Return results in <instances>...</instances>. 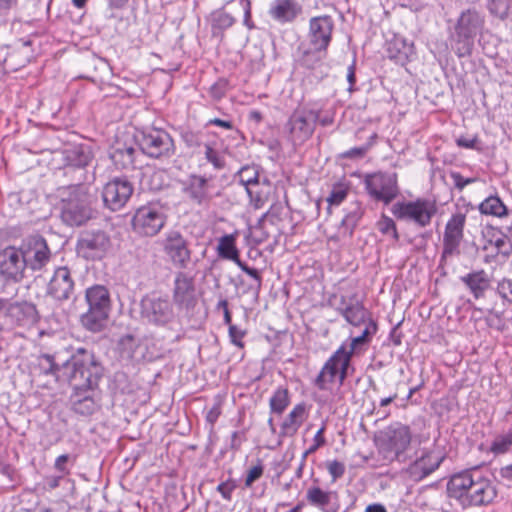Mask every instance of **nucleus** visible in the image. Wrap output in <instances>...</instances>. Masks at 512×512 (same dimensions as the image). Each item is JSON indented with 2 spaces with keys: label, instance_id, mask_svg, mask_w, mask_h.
<instances>
[{
  "label": "nucleus",
  "instance_id": "59",
  "mask_svg": "<svg viewBox=\"0 0 512 512\" xmlns=\"http://www.w3.org/2000/svg\"><path fill=\"white\" fill-rule=\"evenodd\" d=\"M478 140L476 137H464L460 136L457 138L456 143L459 147L467 148V149H474L476 148Z\"/></svg>",
  "mask_w": 512,
  "mask_h": 512
},
{
  "label": "nucleus",
  "instance_id": "24",
  "mask_svg": "<svg viewBox=\"0 0 512 512\" xmlns=\"http://www.w3.org/2000/svg\"><path fill=\"white\" fill-rule=\"evenodd\" d=\"M303 8L297 0H273L268 9L271 19L279 24L294 22L301 14Z\"/></svg>",
  "mask_w": 512,
  "mask_h": 512
},
{
  "label": "nucleus",
  "instance_id": "26",
  "mask_svg": "<svg viewBox=\"0 0 512 512\" xmlns=\"http://www.w3.org/2000/svg\"><path fill=\"white\" fill-rule=\"evenodd\" d=\"M87 381V389L76 387L72 396L73 410L84 416L93 414L99 408L94 383L91 379Z\"/></svg>",
  "mask_w": 512,
  "mask_h": 512
},
{
  "label": "nucleus",
  "instance_id": "61",
  "mask_svg": "<svg viewBox=\"0 0 512 512\" xmlns=\"http://www.w3.org/2000/svg\"><path fill=\"white\" fill-rule=\"evenodd\" d=\"M221 414V410H220V407L218 405H214L208 412H207V415H206V419L207 421L210 423V424H214L219 415Z\"/></svg>",
  "mask_w": 512,
  "mask_h": 512
},
{
  "label": "nucleus",
  "instance_id": "43",
  "mask_svg": "<svg viewBox=\"0 0 512 512\" xmlns=\"http://www.w3.org/2000/svg\"><path fill=\"white\" fill-rule=\"evenodd\" d=\"M377 229L383 235L389 236L394 242L399 240V234L394 220L386 215H382L378 220Z\"/></svg>",
  "mask_w": 512,
  "mask_h": 512
},
{
  "label": "nucleus",
  "instance_id": "14",
  "mask_svg": "<svg viewBox=\"0 0 512 512\" xmlns=\"http://www.w3.org/2000/svg\"><path fill=\"white\" fill-rule=\"evenodd\" d=\"M133 191V185L127 178L114 177L103 186V204L111 211H118L127 204Z\"/></svg>",
  "mask_w": 512,
  "mask_h": 512
},
{
  "label": "nucleus",
  "instance_id": "28",
  "mask_svg": "<svg viewBox=\"0 0 512 512\" xmlns=\"http://www.w3.org/2000/svg\"><path fill=\"white\" fill-rule=\"evenodd\" d=\"M306 499L311 506L323 512H336L339 508L337 493L323 490L319 486L309 487L306 491Z\"/></svg>",
  "mask_w": 512,
  "mask_h": 512
},
{
  "label": "nucleus",
  "instance_id": "37",
  "mask_svg": "<svg viewBox=\"0 0 512 512\" xmlns=\"http://www.w3.org/2000/svg\"><path fill=\"white\" fill-rule=\"evenodd\" d=\"M479 210L482 214L491 215L495 217H503L507 215V207L497 196H490L486 198L479 205Z\"/></svg>",
  "mask_w": 512,
  "mask_h": 512
},
{
  "label": "nucleus",
  "instance_id": "55",
  "mask_svg": "<svg viewBox=\"0 0 512 512\" xmlns=\"http://www.w3.org/2000/svg\"><path fill=\"white\" fill-rule=\"evenodd\" d=\"M489 10L492 14L499 16L501 19L506 18L508 15L507 6L502 1L493 0L489 5Z\"/></svg>",
  "mask_w": 512,
  "mask_h": 512
},
{
  "label": "nucleus",
  "instance_id": "33",
  "mask_svg": "<svg viewBox=\"0 0 512 512\" xmlns=\"http://www.w3.org/2000/svg\"><path fill=\"white\" fill-rule=\"evenodd\" d=\"M174 299L179 306L189 308L192 304V277L179 273L175 279Z\"/></svg>",
  "mask_w": 512,
  "mask_h": 512
},
{
  "label": "nucleus",
  "instance_id": "63",
  "mask_svg": "<svg viewBox=\"0 0 512 512\" xmlns=\"http://www.w3.org/2000/svg\"><path fill=\"white\" fill-rule=\"evenodd\" d=\"M62 478L63 475L47 476L45 481L50 489H55L60 485V481Z\"/></svg>",
  "mask_w": 512,
  "mask_h": 512
},
{
  "label": "nucleus",
  "instance_id": "27",
  "mask_svg": "<svg viewBox=\"0 0 512 512\" xmlns=\"http://www.w3.org/2000/svg\"><path fill=\"white\" fill-rule=\"evenodd\" d=\"M94 155L88 145H78L65 151V169L68 173L71 169H80L79 181H85L86 176L83 169L90 164Z\"/></svg>",
  "mask_w": 512,
  "mask_h": 512
},
{
  "label": "nucleus",
  "instance_id": "1",
  "mask_svg": "<svg viewBox=\"0 0 512 512\" xmlns=\"http://www.w3.org/2000/svg\"><path fill=\"white\" fill-rule=\"evenodd\" d=\"M447 491L449 497L463 507L488 505L497 495L489 479L471 471L453 475L448 481Z\"/></svg>",
  "mask_w": 512,
  "mask_h": 512
},
{
  "label": "nucleus",
  "instance_id": "8",
  "mask_svg": "<svg viewBox=\"0 0 512 512\" xmlns=\"http://www.w3.org/2000/svg\"><path fill=\"white\" fill-rule=\"evenodd\" d=\"M329 302L346 322L354 327H361L368 321H374L357 293H346L339 296L335 294Z\"/></svg>",
  "mask_w": 512,
  "mask_h": 512
},
{
  "label": "nucleus",
  "instance_id": "13",
  "mask_svg": "<svg viewBox=\"0 0 512 512\" xmlns=\"http://www.w3.org/2000/svg\"><path fill=\"white\" fill-rule=\"evenodd\" d=\"M108 234L102 230L83 232L77 242V253L87 260L102 259L110 248Z\"/></svg>",
  "mask_w": 512,
  "mask_h": 512
},
{
  "label": "nucleus",
  "instance_id": "56",
  "mask_svg": "<svg viewBox=\"0 0 512 512\" xmlns=\"http://www.w3.org/2000/svg\"><path fill=\"white\" fill-rule=\"evenodd\" d=\"M325 426L322 425L321 428L316 432L313 438V445L308 449V453H314L317 449L325 444L324 438Z\"/></svg>",
  "mask_w": 512,
  "mask_h": 512
},
{
  "label": "nucleus",
  "instance_id": "32",
  "mask_svg": "<svg viewBox=\"0 0 512 512\" xmlns=\"http://www.w3.org/2000/svg\"><path fill=\"white\" fill-rule=\"evenodd\" d=\"M414 54V46L400 36H394L387 43V56L400 65H405Z\"/></svg>",
  "mask_w": 512,
  "mask_h": 512
},
{
  "label": "nucleus",
  "instance_id": "2",
  "mask_svg": "<svg viewBox=\"0 0 512 512\" xmlns=\"http://www.w3.org/2000/svg\"><path fill=\"white\" fill-rule=\"evenodd\" d=\"M59 197L60 217L66 225L81 226L92 218L89 197L79 184L60 189Z\"/></svg>",
  "mask_w": 512,
  "mask_h": 512
},
{
  "label": "nucleus",
  "instance_id": "19",
  "mask_svg": "<svg viewBox=\"0 0 512 512\" xmlns=\"http://www.w3.org/2000/svg\"><path fill=\"white\" fill-rule=\"evenodd\" d=\"M25 260V266L33 271L41 270L51 257L46 240L41 236L28 238L21 249Z\"/></svg>",
  "mask_w": 512,
  "mask_h": 512
},
{
  "label": "nucleus",
  "instance_id": "12",
  "mask_svg": "<svg viewBox=\"0 0 512 512\" xmlns=\"http://www.w3.org/2000/svg\"><path fill=\"white\" fill-rule=\"evenodd\" d=\"M143 320L155 325H165L173 318V307L167 297L157 293L144 296L140 303Z\"/></svg>",
  "mask_w": 512,
  "mask_h": 512
},
{
  "label": "nucleus",
  "instance_id": "36",
  "mask_svg": "<svg viewBox=\"0 0 512 512\" xmlns=\"http://www.w3.org/2000/svg\"><path fill=\"white\" fill-rule=\"evenodd\" d=\"M217 254L220 258L231 260L236 264L240 260L239 251L236 247V236L227 234L220 237L217 245Z\"/></svg>",
  "mask_w": 512,
  "mask_h": 512
},
{
  "label": "nucleus",
  "instance_id": "3",
  "mask_svg": "<svg viewBox=\"0 0 512 512\" xmlns=\"http://www.w3.org/2000/svg\"><path fill=\"white\" fill-rule=\"evenodd\" d=\"M85 299L88 310L81 316L82 325L92 332L101 331L111 309L110 293L104 285H93L86 289Z\"/></svg>",
  "mask_w": 512,
  "mask_h": 512
},
{
  "label": "nucleus",
  "instance_id": "16",
  "mask_svg": "<svg viewBox=\"0 0 512 512\" xmlns=\"http://www.w3.org/2000/svg\"><path fill=\"white\" fill-rule=\"evenodd\" d=\"M318 119V112L313 109H299L293 112L288 121L290 138L295 145L308 140Z\"/></svg>",
  "mask_w": 512,
  "mask_h": 512
},
{
  "label": "nucleus",
  "instance_id": "30",
  "mask_svg": "<svg viewBox=\"0 0 512 512\" xmlns=\"http://www.w3.org/2000/svg\"><path fill=\"white\" fill-rule=\"evenodd\" d=\"M361 327H363L361 333L355 336L351 333L348 343L342 344L336 352H355L365 349L377 332V324L375 321H368Z\"/></svg>",
  "mask_w": 512,
  "mask_h": 512
},
{
  "label": "nucleus",
  "instance_id": "41",
  "mask_svg": "<svg viewBox=\"0 0 512 512\" xmlns=\"http://www.w3.org/2000/svg\"><path fill=\"white\" fill-rule=\"evenodd\" d=\"M239 182L248 189L250 186L257 185L259 182V168L256 165L243 166L237 174Z\"/></svg>",
  "mask_w": 512,
  "mask_h": 512
},
{
  "label": "nucleus",
  "instance_id": "62",
  "mask_svg": "<svg viewBox=\"0 0 512 512\" xmlns=\"http://www.w3.org/2000/svg\"><path fill=\"white\" fill-rule=\"evenodd\" d=\"M487 322L490 326H495L497 329H500L503 325L500 316L494 313H489L487 316Z\"/></svg>",
  "mask_w": 512,
  "mask_h": 512
},
{
  "label": "nucleus",
  "instance_id": "9",
  "mask_svg": "<svg viewBox=\"0 0 512 512\" xmlns=\"http://www.w3.org/2000/svg\"><path fill=\"white\" fill-rule=\"evenodd\" d=\"M368 195L375 201L390 204L399 194L396 173L376 172L364 179Z\"/></svg>",
  "mask_w": 512,
  "mask_h": 512
},
{
  "label": "nucleus",
  "instance_id": "10",
  "mask_svg": "<svg viewBox=\"0 0 512 512\" xmlns=\"http://www.w3.org/2000/svg\"><path fill=\"white\" fill-rule=\"evenodd\" d=\"M166 215L162 206L151 203L138 208L133 216L134 230L145 236L156 235L165 225Z\"/></svg>",
  "mask_w": 512,
  "mask_h": 512
},
{
  "label": "nucleus",
  "instance_id": "45",
  "mask_svg": "<svg viewBox=\"0 0 512 512\" xmlns=\"http://www.w3.org/2000/svg\"><path fill=\"white\" fill-rule=\"evenodd\" d=\"M235 19L225 11H216L211 15V25L214 29H227L233 25Z\"/></svg>",
  "mask_w": 512,
  "mask_h": 512
},
{
  "label": "nucleus",
  "instance_id": "50",
  "mask_svg": "<svg viewBox=\"0 0 512 512\" xmlns=\"http://www.w3.org/2000/svg\"><path fill=\"white\" fill-rule=\"evenodd\" d=\"M327 470L332 478V481L335 482L337 479L344 475L345 465L342 462L333 460L327 463Z\"/></svg>",
  "mask_w": 512,
  "mask_h": 512
},
{
  "label": "nucleus",
  "instance_id": "47",
  "mask_svg": "<svg viewBox=\"0 0 512 512\" xmlns=\"http://www.w3.org/2000/svg\"><path fill=\"white\" fill-rule=\"evenodd\" d=\"M174 190L181 193L183 201H190L192 199V176H189L186 181H177Z\"/></svg>",
  "mask_w": 512,
  "mask_h": 512
},
{
  "label": "nucleus",
  "instance_id": "40",
  "mask_svg": "<svg viewBox=\"0 0 512 512\" xmlns=\"http://www.w3.org/2000/svg\"><path fill=\"white\" fill-rule=\"evenodd\" d=\"M290 399L288 390L282 387H279L271 396L269 405L270 410L276 414H282L284 410L289 405Z\"/></svg>",
  "mask_w": 512,
  "mask_h": 512
},
{
  "label": "nucleus",
  "instance_id": "18",
  "mask_svg": "<svg viewBox=\"0 0 512 512\" xmlns=\"http://www.w3.org/2000/svg\"><path fill=\"white\" fill-rule=\"evenodd\" d=\"M465 223L466 215L461 212L453 214L448 220L443 235L442 260H447L460 254V244L463 239Z\"/></svg>",
  "mask_w": 512,
  "mask_h": 512
},
{
  "label": "nucleus",
  "instance_id": "7",
  "mask_svg": "<svg viewBox=\"0 0 512 512\" xmlns=\"http://www.w3.org/2000/svg\"><path fill=\"white\" fill-rule=\"evenodd\" d=\"M436 211L434 202L421 198L415 201H399L391 208L392 214L397 219L413 222L419 227L428 226Z\"/></svg>",
  "mask_w": 512,
  "mask_h": 512
},
{
  "label": "nucleus",
  "instance_id": "44",
  "mask_svg": "<svg viewBox=\"0 0 512 512\" xmlns=\"http://www.w3.org/2000/svg\"><path fill=\"white\" fill-rule=\"evenodd\" d=\"M246 192L250 198V203L255 209L262 208L267 201V194L263 191L260 183L250 186L246 189Z\"/></svg>",
  "mask_w": 512,
  "mask_h": 512
},
{
  "label": "nucleus",
  "instance_id": "17",
  "mask_svg": "<svg viewBox=\"0 0 512 512\" xmlns=\"http://www.w3.org/2000/svg\"><path fill=\"white\" fill-rule=\"evenodd\" d=\"M333 28L334 22L328 15L310 19L308 39L312 49L319 54L318 60L321 59L322 53L325 54L331 42Z\"/></svg>",
  "mask_w": 512,
  "mask_h": 512
},
{
  "label": "nucleus",
  "instance_id": "20",
  "mask_svg": "<svg viewBox=\"0 0 512 512\" xmlns=\"http://www.w3.org/2000/svg\"><path fill=\"white\" fill-rule=\"evenodd\" d=\"M149 339L137 329L112 332V348L117 352H136L149 350Z\"/></svg>",
  "mask_w": 512,
  "mask_h": 512
},
{
  "label": "nucleus",
  "instance_id": "46",
  "mask_svg": "<svg viewBox=\"0 0 512 512\" xmlns=\"http://www.w3.org/2000/svg\"><path fill=\"white\" fill-rule=\"evenodd\" d=\"M347 195L348 188L345 184H335L327 197V202L330 206H338L346 199Z\"/></svg>",
  "mask_w": 512,
  "mask_h": 512
},
{
  "label": "nucleus",
  "instance_id": "15",
  "mask_svg": "<svg viewBox=\"0 0 512 512\" xmlns=\"http://www.w3.org/2000/svg\"><path fill=\"white\" fill-rule=\"evenodd\" d=\"M109 155L118 169L132 170L141 166L142 153L137 140L132 138L125 141L117 138L110 148Z\"/></svg>",
  "mask_w": 512,
  "mask_h": 512
},
{
  "label": "nucleus",
  "instance_id": "54",
  "mask_svg": "<svg viewBox=\"0 0 512 512\" xmlns=\"http://www.w3.org/2000/svg\"><path fill=\"white\" fill-rule=\"evenodd\" d=\"M244 332L239 329L237 326L235 325H230L229 327V336H230V339L232 341V343L239 349L243 348V343H242V338L244 336Z\"/></svg>",
  "mask_w": 512,
  "mask_h": 512
},
{
  "label": "nucleus",
  "instance_id": "42",
  "mask_svg": "<svg viewBox=\"0 0 512 512\" xmlns=\"http://www.w3.org/2000/svg\"><path fill=\"white\" fill-rule=\"evenodd\" d=\"M45 358H46L47 362L50 363L51 368L54 371H60L61 369H63L64 376H67L68 378L76 377V374H77L79 368L77 367V362H76L74 356H72L70 359L65 360L62 363L61 367H59V365L55 363L53 354H45Z\"/></svg>",
  "mask_w": 512,
  "mask_h": 512
},
{
  "label": "nucleus",
  "instance_id": "34",
  "mask_svg": "<svg viewBox=\"0 0 512 512\" xmlns=\"http://www.w3.org/2000/svg\"><path fill=\"white\" fill-rule=\"evenodd\" d=\"M461 280L476 299L482 297L490 285L488 275L483 270L469 273L463 276Z\"/></svg>",
  "mask_w": 512,
  "mask_h": 512
},
{
  "label": "nucleus",
  "instance_id": "21",
  "mask_svg": "<svg viewBox=\"0 0 512 512\" xmlns=\"http://www.w3.org/2000/svg\"><path fill=\"white\" fill-rule=\"evenodd\" d=\"M25 267L22 250L7 247L0 252V275L7 279L20 281L23 278Z\"/></svg>",
  "mask_w": 512,
  "mask_h": 512
},
{
  "label": "nucleus",
  "instance_id": "6",
  "mask_svg": "<svg viewBox=\"0 0 512 512\" xmlns=\"http://www.w3.org/2000/svg\"><path fill=\"white\" fill-rule=\"evenodd\" d=\"M412 435L410 428L402 423H394L382 431L378 437V446L385 458L393 461L408 449Z\"/></svg>",
  "mask_w": 512,
  "mask_h": 512
},
{
  "label": "nucleus",
  "instance_id": "39",
  "mask_svg": "<svg viewBox=\"0 0 512 512\" xmlns=\"http://www.w3.org/2000/svg\"><path fill=\"white\" fill-rule=\"evenodd\" d=\"M362 215L363 211L361 207L358 204L354 205L341 221L340 229L343 233L351 236Z\"/></svg>",
  "mask_w": 512,
  "mask_h": 512
},
{
  "label": "nucleus",
  "instance_id": "51",
  "mask_svg": "<svg viewBox=\"0 0 512 512\" xmlns=\"http://www.w3.org/2000/svg\"><path fill=\"white\" fill-rule=\"evenodd\" d=\"M263 472H264V467L261 463H258L257 465L251 467L247 471V475L245 478V486L251 487L252 484L263 475Z\"/></svg>",
  "mask_w": 512,
  "mask_h": 512
},
{
  "label": "nucleus",
  "instance_id": "29",
  "mask_svg": "<svg viewBox=\"0 0 512 512\" xmlns=\"http://www.w3.org/2000/svg\"><path fill=\"white\" fill-rule=\"evenodd\" d=\"M6 313L14 318L19 325H25L35 320L36 309L31 303L11 304L8 299L0 297V316Z\"/></svg>",
  "mask_w": 512,
  "mask_h": 512
},
{
  "label": "nucleus",
  "instance_id": "25",
  "mask_svg": "<svg viewBox=\"0 0 512 512\" xmlns=\"http://www.w3.org/2000/svg\"><path fill=\"white\" fill-rule=\"evenodd\" d=\"M164 251L175 265L184 267L190 259L187 241L178 231H171L164 240Z\"/></svg>",
  "mask_w": 512,
  "mask_h": 512
},
{
  "label": "nucleus",
  "instance_id": "22",
  "mask_svg": "<svg viewBox=\"0 0 512 512\" xmlns=\"http://www.w3.org/2000/svg\"><path fill=\"white\" fill-rule=\"evenodd\" d=\"M444 456L438 450L423 451L407 469L409 477L414 481H421L434 472L443 461Z\"/></svg>",
  "mask_w": 512,
  "mask_h": 512
},
{
  "label": "nucleus",
  "instance_id": "35",
  "mask_svg": "<svg viewBox=\"0 0 512 512\" xmlns=\"http://www.w3.org/2000/svg\"><path fill=\"white\" fill-rule=\"evenodd\" d=\"M218 195L219 190L211 178H200L197 187L194 188V201L201 206L206 207Z\"/></svg>",
  "mask_w": 512,
  "mask_h": 512
},
{
  "label": "nucleus",
  "instance_id": "23",
  "mask_svg": "<svg viewBox=\"0 0 512 512\" xmlns=\"http://www.w3.org/2000/svg\"><path fill=\"white\" fill-rule=\"evenodd\" d=\"M74 291V281L71 272L66 266L55 269L48 284V294L54 299L62 301L71 297Z\"/></svg>",
  "mask_w": 512,
  "mask_h": 512
},
{
  "label": "nucleus",
  "instance_id": "52",
  "mask_svg": "<svg viewBox=\"0 0 512 512\" xmlns=\"http://www.w3.org/2000/svg\"><path fill=\"white\" fill-rule=\"evenodd\" d=\"M236 489V484L233 480H227L225 482L220 483L217 486V491L221 494L223 499L230 501L232 498V493Z\"/></svg>",
  "mask_w": 512,
  "mask_h": 512
},
{
  "label": "nucleus",
  "instance_id": "4",
  "mask_svg": "<svg viewBox=\"0 0 512 512\" xmlns=\"http://www.w3.org/2000/svg\"><path fill=\"white\" fill-rule=\"evenodd\" d=\"M484 17L476 10L468 9L461 13L452 36V48L458 57L469 56L475 38L484 27Z\"/></svg>",
  "mask_w": 512,
  "mask_h": 512
},
{
  "label": "nucleus",
  "instance_id": "49",
  "mask_svg": "<svg viewBox=\"0 0 512 512\" xmlns=\"http://www.w3.org/2000/svg\"><path fill=\"white\" fill-rule=\"evenodd\" d=\"M205 156L208 162L212 163L215 169H221L224 166V160L219 153L209 145H205Z\"/></svg>",
  "mask_w": 512,
  "mask_h": 512
},
{
  "label": "nucleus",
  "instance_id": "57",
  "mask_svg": "<svg viewBox=\"0 0 512 512\" xmlns=\"http://www.w3.org/2000/svg\"><path fill=\"white\" fill-rule=\"evenodd\" d=\"M69 460V455L62 454L58 456L55 460L54 467L57 471L61 473V475H68L70 473L69 469L67 468V462Z\"/></svg>",
  "mask_w": 512,
  "mask_h": 512
},
{
  "label": "nucleus",
  "instance_id": "53",
  "mask_svg": "<svg viewBox=\"0 0 512 512\" xmlns=\"http://www.w3.org/2000/svg\"><path fill=\"white\" fill-rule=\"evenodd\" d=\"M236 265L247 275H249L251 278H253L257 283V289H260L262 284V278L259 273V271L255 268H251L247 266L245 263H243L241 260L237 261Z\"/></svg>",
  "mask_w": 512,
  "mask_h": 512
},
{
  "label": "nucleus",
  "instance_id": "11",
  "mask_svg": "<svg viewBox=\"0 0 512 512\" xmlns=\"http://www.w3.org/2000/svg\"><path fill=\"white\" fill-rule=\"evenodd\" d=\"M352 354H333L321 369L315 385L321 390H332L333 385L340 386L348 372Z\"/></svg>",
  "mask_w": 512,
  "mask_h": 512
},
{
  "label": "nucleus",
  "instance_id": "60",
  "mask_svg": "<svg viewBox=\"0 0 512 512\" xmlns=\"http://www.w3.org/2000/svg\"><path fill=\"white\" fill-rule=\"evenodd\" d=\"M318 119H317V122L322 125V126H329L333 123L334 121V114L329 112V111H325V112H321V111H318Z\"/></svg>",
  "mask_w": 512,
  "mask_h": 512
},
{
  "label": "nucleus",
  "instance_id": "64",
  "mask_svg": "<svg viewBox=\"0 0 512 512\" xmlns=\"http://www.w3.org/2000/svg\"><path fill=\"white\" fill-rule=\"evenodd\" d=\"M365 512H387L384 505L380 503L370 504L365 508Z\"/></svg>",
  "mask_w": 512,
  "mask_h": 512
},
{
  "label": "nucleus",
  "instance_id": "38",
  "mask_svg": "<svg viewBox=\"0 0 512 512\" xmlns=\"http://www.w3.org/2000/svg\"><path fill=\"white\" fill-rule=\"evenodd\" d=\"M489 450L496 456L509 453L512 450V430L496 435Z\"/></svg>",
  "mask_w": 512,
  "mask_h": 512
},
{
  "label": "nucleus",
  "instance_id": "48",
  "mask_svg": "<svg viewBox=\"0 0 512 512\" xmlns=\"http://www.w3.org/2000/svg\"><path fill=\"white\" fill-rule=\"evenodd\" d=\"M497 292L507 303L512 305V279H503L498 283Z\"/></svg>",
  "mask_w": 512,
  "mask_h": 512
},
{
  "label": "nucleus",
  "instance_id": "58",
  "mask_svg": "<svg viewBox=\"0 0 512 512\" xmlns=\"http://www.w3.org/2000/svg\"><path fill=\"white\" fill-rule=\"evenodd\" d=\"M368 149H369L368 145L352 148V149H349L346 152H344L343 157H345V158H360L366 154Z\"/></svg>",
  "mask_w": 512,
  "mask_h": 512
},
{
  "label": "nucleus",
  "instance_id": "5",
  "mask_svg": "<svg viewBox=\"0 0 512 512\" xmlns=\"http://www.w3.org/2000/svg\"><path fill=\"white\" fill-rule=\"evenodd\" d=\"M142 155L151 158H168L174 154V142L163 129L154 126L145 127L139 131L137 138Z\"/></svg>",
  "mask_w": 512,
  "mask_h": 512
},
{
  "label": "nucleus",
  "instance_id": "31",
  "mask_svg": "<svg viewBox=\"0 0 512 512\" xmlns=\"http://www.w3.org/2000/svg\"><path fill=\"white\" fill-rule=\"evenodd\" d=\"M308 417L306 405L299 403L284 418L280 427V437H293Z\"/></svg>",
  "mask_w": 512,
  "mask_h": 512
}]
</instances>
